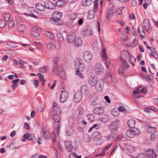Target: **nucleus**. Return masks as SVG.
Returning a JSON list of instances; mask_svg holds the SVG:
<instances>
[{
	"label": "nucleus",
	"mask_w": 158,
	"mask_h": 158,
	"mask_svg": "<svg viewBox=\"0 0 158 158\" xmlns=\"http://www.w3.org/2000/svg\"><path fill=\"white\" fill-rule=\"evenodd\" d=\"M62 17V13L59 11H56L52 15V17L50 19V21L53 23L58 25L57 22Z\"/></svg>",
	"instance_id": "1"
},
{
	"label": "nucleus",
	"mask_w": 158,
	"mask_h": 158,
	"mask_svg": "<svg viewBox=\"0 0 158 158\" xmlns=\"http://www.w3.org/2000/svg\"><path fill=\"white\" fill-rule=\"evenodd\" d=\"M140 133L139 129L136 128H133L131 129H129L126 132L127 136L129 138H133L135 135H138Z\"/></svg>",
	"instance_id": "2"
},
{
	"label": "nucleus",
	"mask_w": 158,
	"mask_h": 158,
	"mask_svg": "<svg viewBox=\"0 0 158 158\" xmlns=\"http://www.w3.org/2000/svg\"><path fill=\"white\" fill-rule=\"evenodd\" d=\"M74 65L77 69H80L81 71H83L85 69V65L81 59L76 58L74 61Z\"/></svg>",
	"instance_id": "3"
},
{
	"label": "nucleus",
	"mask_w": 158,
	"mask_h": 158,
	"mask_svg": "<svg viewBox=\"0 0 158 158\" xmlns=\"http://www.w3.org/2000/svg\"><path fill=\"white\" fill-rule=\"evenodd\" d=\"M83 58L86 62L90 63L92 59V56L90 52L88 50L84 51L83 52Z\"/></svg>",
	"instance_id": "4"
},
{
	"label": "nucleus",
	"mask_w": 158,
	"mask_h": 158,
	"mask_svg": "<svg viewBox=\"0 0 158 158\" xmlns=\"http://www.w3.org/2000/svg\"><path fill=\"white\" fill-rule=\"evenodd\" d=\"M59 115L54 114L53 116V120L54 121V123H57L56 125V133L58 135L59 133L60 130V118L58 115Z\"/></svg>",
	"instance_id": "5"
},
{
	"label": "nucleus",
	"mask_w": 158,
	"mask_h": 158,
	"mask_svg": "<svg viewBox=\"0 0 158 158\" xmlns=\"http://www.w3.org/2000/svg\"><path fill=\"white\" fill-rule=\"evenodd\" d=\"M94 70L97 74L102 75L103 73L104 69L101 64L97 63L96 64L95 66Z\"/></svg>",
	"instance_id": "6"
},
{
	"label": "nucleus",
	"mask_w": 158,
	"mask_h": 158,
	"mask_svg": "<svg viewBox=\"0 0 158 158\" xmlns=\"http://www.w3.org/2000/svg\"><path fill=\"white\" fill-rule=\"evenodd\" d=\"M68 93L65 91H63L61 92L60 94V101L61 103L65 102L68 98Z\"/></svg>",
	"instance_id": "7"
},
{
	"label": "nucleus",
	"mask_w": 158,
	"mask_h": 158,
	"mask_svg": "<svg viewBox=\"0 0 158 158\" xmlns=\"http://www.w3.org/2000/svg\"><path fill=\"white\" fill-rule=\"evenodd\" d=\"M104 81L102 80L101 79L98 80L95 85L96 90L98 91H101L104 86Z\"/></svg>",
	"instance_id": "8"
},
{
	"label": "nucleus",
	"mask_w": 158,
	"mask_h": 158,
	"mask_svg": "<svg viewBox=\"0 0 158 158\" xmlns=\"http://www.w3.org/2000/svg\"><path fill=\"white\" fill-rule=\"evenodd\" d=\"M41 31V28L39 27H35L32 28L31 35L35 37L39 36V32Z\"/></svg>",
	"instance_id": "9"
},
{
	"label": "nucleus",
	"mask_w": 158,
	"mask_h": 158,
	"mask_svg": "<svg viewBox=\"0 0 158 158\" xmlns=\"http://www.w3.org/2000/svg\"><path fill=\"white\" fill-rule=\"evenodd\" d=\"M42 135L46 140H48L51 138V137L49 132L47 131L46 127L44 126L42 128Z\"/></svg>",
	"instance_id": "10"
},
{
	"label": "nucleus",
	"mask_w": 158,
	"mask_h": 158,
	"mask_svg": "<svg viewBox=\"0 0 158 158\" xmlns=\"http://www.w3.org/2000/svg\"><path fill=\"white\" fill-rule=\"evenodd\" d=\"M119 121L118 120L116 119L110 126V129L112 131H116L117 127L119 124Z\"/></svg>",
	"instance_id": "11"
},
{
	"label": "nucleus",
	"mask_w": 158,
	"mask_h": 158,
	"mask_svg": "<svg viewBox=\"0 0 158 158\" xmlns=\"http://www.w3.org/2000/svg\"><path fill=\"white\" fill-rule=\"evenodd\" d=\"M97 78L95 75H91L90 76L89 79V85L92 86H94L97 82Z\"/></svg>",
	"instance_id": "12"
},
{
	"label": "nucleus",
	"mask_w": 158,
	"mask_h": 158,
	"mask_svg": "<svg viewBox=\"0 0 158 158\" xmlns=\"http://www.w3.org/2000/svg\"><path fill=\"white\" fill-rule=\"evenodd\" d=\"M156 153L153 149H149L146 152V155L149 158H155Z\"/></svg>",
	"instance_id": "13"
},
{
	"label": "nucleus",
	"mask_w": 158,
	"mask_h": 158,
	"mask_svg": "<svg viewBox=\"0 0 158 158\" xmlns=\"http://www.w3.org/2000/svg\"><path fill=\"white\" fill-rule=\"evenodd\" d=\"M45 8L49 9H53L55 8L54 4L49 0H46L44 2Z\"/></svg>",
	"instance_id": "14"
},
{
	"label": "nucleus",
	"mask_w": 158,
	"mask_h": 158,
	"mask_svg": "<svg viewBox=\"0 0 158 158\" xmlns=\"http://www.w3.org/2000/svg\"><path fill=\"white\" fill-rule=\"evenodd\" d=\"M102 137L101 134L98 132H93L91 135V138L94 140L96 141Z\"/></svg>",
	"instance_id": "15"
},
{
	"label": "nucleus",
	"mask_w": 158,
	"mask_h": 158,
	"mask_svg": "<svg viewBox=\"0 0 158 158\" xmlns=\"http://www.w3.org/2000/svg\"><path fill=\"white\" fill-rule=\"evenodd\" d=\"M82 96L81 93L79 92H77L75 94L74 97V100L76 102H80L82 99Z\"/></svg>",
	"instance_id": "16"
},
{
	"label": "nucleus",
	"mask_w": 158,
	"mask_h": 158,
	"mask_svg": "<svg viewBox=\"0 0 158 158\" xmlns=\"http://www.w3.org/2000/svg\"><path fill=\"white\" fill-rule=\"evenodd\" d=\"M53 110L54 114L56 115H59L60 114L61 111L60 110V107L57 106L56 103H54Z\"/></svg>",
	"instance_id": "17"
},
{
	"label": "nucleus",
	"mask_w": 158,
	"mask_h": 158,
	"mask_svg": "<svg viewBox=\"0 0 158 158\" xmlns=\"http://www.w3.org/2000/svg\"><path fill=\"white\" fill-rule=\"evenodd\" d=\"M143 25L144 27L148 31L150 32L151 31V29L149 20L147 19H145L143 21Z\"/></svg>",
	"instance_id": "18"
},
{
	"label": "nucleus",
	"mask_w": 158,
	"mask_h": 158,
	"mask_svg": "<svg viewBox=\"0 0 158 158\" xmlns=\"http://www.w3.org/2000/svg\"><path fill=\"white\" fill-rule=\"evenodd\" d=\"M74 43L75 46L78 47L81 45L82 41L80 38L77 37L75 38Z\"/></svg>",
	"instance_id": "19"
},
{
	"label": "nucleus",
	"mask_w": 158,
	"mask_h": 158,
	"mask_svg": "<svg viewBox=\"0 0 158 158\" xmlns=\"http://www.w3.org/2000/svg\"><path fill=\"white\" fill-rule=\"evenodd\" d=\"M104 109L103 107H97L94 110L93 112L96 114H99L103 113Z\"/></svg>",
	"instance_id": "20"
},
{
	"label": "nucleus",
	"mask_w": 158,
	"mask_h": 158,
	"mask_svg": "<svg viewBox=\"0 0 158 158\" xmlns=\"http://www.w3.org/2000/svg\"><path fill=\"white\" fill-rule=\"evenodd\" d=\"M82 32L84 34V36L85 35L91 36L93 35L92 31L90 29H86L82 31Z\"/></svg>",
	"instance_id": "21"
},
{
	"label": "nucleus",
	"mask_w": 158,
	"mask_h": 158,
	"mask_svg": "<svg viewBox=\"0 0 158 158\" xmlns=\"http://www.w3.org/2000/svg\"><path fill=\"white\" fill-rule=\"evenodd\" d=\"M114 10V8L113 7H112L109 9L106 15V17L108 19H110L112 17Z\"/></svg>",
	"instance_id": "22"
},
{
	"label": "nucleus",
	"mask_w": 158,
	"mask_h": 158,
	"mask_svg": "<svg viewBox=\"0 0 158 158\" xmlns=\"http://www.w3.org/2000/svg\"><path fill=\"white\" fill-rule=\"evenodd\" d=\"M107 139L108 141H115L117 139V136L116 135L111 134L107 136Z\"/></svg>",
	"instance_id": "23"
},
{
	"label": "nucleus",
	"mask_w": 158,
	"mask_h": 158,
	"mask_svg": "<svg viewBox=\"0 0 158 158\" xmlns=\"http://www.w3.org/2000/svg\"><path fill=\"white\" fill-rule=\"evenodd\" d=\"M83 139L85 142L89 143L91 141V138L87 134H84L83 135Z\"/></svg>",
	"instance_id": "24"
},
{
	"label": "nucleus",
	"mask_w": 158,
	"mask_h": 158,
	"mask_svg": "<svg viewBox=\"0 0 158 158\" xmlns=\"http://www.w3.org/2000/svg\"><path fill=\"white\" fill-rule=\"evenodd\" d=\"M135 123V121L132 119L128 120L127 123L128 126L131 128H134Z\"/></svg>",
	"instance_id": "25"
},
{
	"label": "nucleus",
	"mask_w": 158,
	"mask_h": 158,
	"mask_svg": "<svg viewBox=\"0 0 158 158\" xmlns=\"http://www.w3.org/2000/svg\"><path fill=\"white\" fill-rule=\"evenodd\" d=\"M36 8L40 10L44 11L45 9V6L40 3H38L35 5Z\"/></svg>",
	"instance_id": "26"
},
{
	"label": "nucleus",
	"mask_w": 158,
	"mask_h": 158,
	"mask_svg": "<svg viewBox=\"0 0 158 158\" xmlns=\"http://www.w3.org/2000/svg\"><path fill=\"white\" fill-rule=\"evenodd\" d=\"M95 12L92 10H90L89 11L87 18L90 19L94 18L95 16Z\"/></svg>",
	"instance_id": "27"
},
{
	"label": "nucleus",
	"mask_w": 158,
	"mask_h": 158,
	"mask_svg": "<svg viewBox=\"0 0 158 158\" xmlns=\"http://www.w3.org/2000/svg\"><path fill=\"white\" fill-rule=\"evenodd\" d=\"M56 36L59 41L61 42H64V39L63 35L60 32L57 33L56 34Z\"/></svg>",
	"instance_id": "28"
},
{
	"label": "nucleus",
	"mask_w": 158,
	"mask_h": 158,
	"mask_svg": "<svg viewBox=\"0 0 158 158\" xmlns=\"http://www.w3.org/2000/svg\"><path fill=\"white\" fill-rule=\"evenodd\" d=\"M92 2V0H83L82 4L84 6H88L91 4Z\"/></svg>",
	"instance_id": "29"
},
{
	"label": "nucleus",
	"mask_w": 158,
	"mask_h": 158,
	"mask_svg": "<svg viewBox=\"0 0 158 158\" xmlns=\"http://www.w3.org/2000/svg\"><path fill=\"white\" fill-rule=\"evenodd\" d=\"M75 38L73 35H69L67 38V41L70 43H72L74 40Z\"/></svg>",
	"instance_id": "30"
},
{
	"label": "nucleus",
	"mask_w": 158,
	"mask_h": 158,
	"mask_svg": "<svg viewBox=\"0 0 158 158\" xmlns=\"http://www.w3.org/2000/svg\"><path fill=\"white\" fill-rule=\"evenodd\" d=\"M23 138H25L28 140H33V139L31 135L28 133H26L23 135Z\"/></svg>",
	"instance_id": "31"
},
{
	"label": "nucleus",
	"mask_w": 158,
	"mask_h": 158,
	"mask_svg": "<svg viewBox=\"0 0 158 158\" xmlns=\"http://www.w3.org/2000/svg\"><path fill=\"white\" fill-rule=\"evenodd\" d=\"M111 113L114 116H117L119 115V111L117 109L114 108L111 110Z\"/></svg>",
	"instance_id": "32"
},
{
	"label": "nucleus",
	"mask_w": 158,
	"mask_h": 158,
	"mask_svg": "<svg viewBox=\"0 0 158 158\" xmlns=\"http://www.w3.org/2000/svg\"><path fill=\"white\" fill-rule=\"evenodd\" d=\"M150 50L151 51L152 54L155 58H157L158 57V56L155 49L152 47H150Z\"/></svg>",
	"instance_id": "33"
},
{
	"label": "nucleus",
	"mask_w": 158,
	"mask_h": 158,
	"mask_svg": "<svg viewBox=\"0 0 158 158\" xmlns=\"http://www.w3.org/2000/svg\"><path fill=\"white\" fill-rule=\"evenodd\" d=\"M20 145L18 146L17 143H14L11 144L9 146V147L12 149H17L20 148Z\"/></svg>",
	"instance_id": "34"
},
{
	"label": "nucleus",
	"mask_w": 158,
	"mask_h": 158,
	"mask_svg": "<svg viewBox=\"0 0 158 158\" xmlns=\"http://www.w3.org/2000/svg\"><path fill=\"white\" fill-rule=\"evenodd\" d=\"M80 69H77L76 71V75L80 78L82 79L84 78V76L82 73L80 72Z\"/></svg>",
	"instance_id": "35"
},
{
	"label": "nucleus",
	"mask_w": 158,
	"mask_h": 158,
	"mask_svg": "<svg viewBox=\"0 0 158 158\" xmlns=\"http://www.w3.org/2000/svg\"><path fill=\"white\" fill-rule=\"evenodd\" d=\"M45 35L51 39H53L54 36L52 33L49 31H46L45 32Z\"/></svg>",
	"instance_id": "36"
},
{
	"label": "nucleus",
	"mask_w": 158,
	"mask_h": 158,
	"mask_svg": "<svg viewBox=\"0 0 158 158\" xmlns=\"http://www.w3.org/2000/svg\"><path fill=\"white\" fill-rule=\"evenodd\" d=\"M147 131L150 133H154L156 132V128L153 127L148 126L147 128Z\"/></svg>",
	"instance_id": "37"
},
{
	"label": "nucleus",
	"mask_w": 158,
	"mask_h": 158,
	"mask_svg": "<svg viewBox=\"0 0 158 158\" xmlns=\"http://www.w3.org/2000/svg\"><path fill=\"white\" fill-rule=\"evenodd\" d=\"M92 46L95 50H97L98 49V43L97 41L93 42L92 44Z\"/></svg>",
	"instance_id": "38"
},
{
	"label": "nucleus",
	"mask_w": 158,
	"mask_h": 158,
	"mask_svg": "<svg viewBox=\"0 0 158 158\" xmlns=\"http://www.w3.org/2000/svg\"><path fill=\"white\" fill-rule=\"evenodd\" d=\"M49 68L47 66H44L39 68V71L40 72L44 73L48 71Z\"/></svg>",
	"instance_id": "39"
},
{
	"label": "nucleus",
	"mask_w": 158,
	"mask_h": 158,
	"mask_svg": "<svg viewBox=\"0 0 158 158\" xmlns=\"http://www.w3.org/2000/svg\"><path fill=\"white\" fill-rule=\"evenodd\" d=\"M26 27L23 24L20 25L18 26V29L20 32H23L25 30Z\"/></svg>",
	"instance_id": "40"
},
{
	"label": "nucleus",
	"mask_w": 158,
	"mask_h": 158,
	"mask_svg": "<svg viewBox=\"0 0 158 158\" xmlns=\"http://www.w3.org/2000/svg\"><path fill=\"white\" fill-rule=\"evenodd\" d=\"M87 89V87L86 86L84 85H82L81 88L80 92L81 94H85L86 93Z\"/></svg>",
	"instance_id": "41"
},
{
	"label": "nucleus",
	"mask_w": 158,
	"mask_h": 158,
	"mask_svg": "<svg viewBox=\"0 0 158 158\" xmlns=\"http://www.w3.org/2000/svg\"><path fill=\"white\" fill-rule=\"evenodd\" d=\"M4 19L6 21L10 20L11 16L9 13H6L3 16Z\"/></svg>",
	"instance_id": "42"
},
{
	"label": "nucleus",
	"mask_w": 158,
	"mask_h": 158,
	"mask_svg": "<svg viewBox=\"0 0 158 158\" xmlns=\"http://www.w3.org/2000/svg\"><path fill=\"white\" fill-rule=\"evenodd\" d=\"M121 62L123 66L125 67L126 68H128L129 67V65L127 63L126 60H125L122 59V58H121Z\"/></svg>",
	"instance_id": "43"
},
{
	"label": "nucleus",
	"mask_w": 158,
	"mask_h": 158,
	"mask_svg": "<svg viewBox=\"0 0 158 158\" xmlns=\"http://www.w3.org/2000/svg\"><path fill=\"white\" fill-rule=\"evenodd\" d=\"M56 5L59 7H63L65 4L62 0H59L56 2Z\"/></svg>",
	"instance_id": "44"
},
{
	"label": "nucleus",
	"mask_w": 158,
	"mask_h": 158,
	"mask_svg": "<svg viewBox=\"0 0 158 158\" xmlns=\"http://www.w3.org/2000/svg\"><path fill=\"white\" fill-rule=\"evenodd\" d=\"M124 8V7H121L118 8L116 10V12L117 14L121 15L122 13V10Z\"/></svg>",
	"instance_id": "45"
},
{
	"label": "nucleus",
	"mask_w": 158,
	"mask_h": 158,
	"mask_svg": "<svg viewBox=\"0 0 158 158\" xmlns=\"http://www.w3.org/2000/svg\"><path fill=\"white\" fill-rule=\"evenodd\" d=\"M138 44V42L136 39H134L132 42L131 43V45L132 47H135L137 46Z\"/></svg>",
	"instance_id": "46"
},
{
	"label": "nucleus",
	"mask_w": 158,
	"mask_h": 158,
	"mask_svg": "<svg viewBox=\"0 0 158 158\" xmlns=\"http://www.w3.org/2000/svg\"><path fill=\"white\" fill-rule=\"evenodd\" d=\"M54 46L53 43L51 42H49L47 45V48L49 50H51L54 47Z\"/></svg>",
	"instance_id": "47"
},
{
	"label": "nucleus",
	"mask_w": 158,
	"mask_h": 158,
	"mask_svg": "<svg viewBox=\"0 0 158 158\" xmlns=\"http://www.w3.org/2000/svg\"><path fill=\"white\" fill-rule=\"evenodd\" d=\"M58 74L63 78H65V73L63 70L62 69L61 70H59Z\"/></svg>",
	"instance_id": "48"
},
{
	"label": "nucleus",
	"mask_w": 158,
	"mask_h": 158,
	"mask_svg": "<svg viewBox=\"0 0 158 158\" xmlns=\"http://www.w3.org/2000/svg\"><path fill=\"white\" fill-rule=\"evenodd\" d=\"M127 149L130 152H133L135 150L134 147L132 145L128 146L127 148Z\"/></svg>",
	"instance_id": "49"
},
{
	"label": "nucleus",
	"mask_w": 158,
	"mask_h": 158,
	"mask_svg": "<svg viewBox=\"0 0 158 158\" xmlns=\"http://www.w3.org/2000/svg\"><path fill=\"white\" fill-rule=\"evenodd\" d=\"M77 14L76 13L71 14L70 16V18L71 20H74L76 18Z\"/></svg>",
	"instance_id": "50"
},
{
	"label": "nucleus",
	"mask_w": 158,
	"mask_h": 158,
	"mask_svg": "<svg viewBox=\"0 0 158 158\" xmlns=\"http://www.w3.org/2000/svg\"><path fill=\"white\" fill-rule=\"evenodd\" d=\"M6 23L5 21L3 20H0V28H3L6 26Z\"/></svg>",
	"instance_id": "51"
},
{
	"label": "nucleus",
	"mask_w": 158,
	"mask_h": 158,
	"mask_svg": "<svg viewBox=\"0 0 158 158\" xmlns=\"http://www.w3.org/2000/svg\"><path fill=\"white\" fill-rule=\"evenodd\" d=\"M136 158H146L145 155L144 153H139L137 155Z\"/></svg>",
	"instance_id": "52"
},
{
	"label": "nucleus",
	"mask_w": 158,
	"mask_h": 158,
	"mask_svg": "<svg viewBox=\"0 0 158 158\" xmlns=\"http://www.w3.org/2000/svg\"><path fill=\"white\" fill-rule=\"evenodd\" d=\"M112 144V143L106 146L103 149L102 151V152H103V153L105 152L106 150H108L110 147V146Z\"/></svg>",
	"instance_id": "53"
},
{
	"label": "nucleus",
	"mask_w": 158,
	"mask_h": 158,
	"mask_svg": "<svg viewBox=\"0 0 158 158\" xmlns=\"http://www.w3.org/2000/svg\"><path fill=\"white\" fill-rule=\"evenodd\" d=\"M78 110L80 114H83L84 113V110L81 106L78 107Z\"/></svg>",
	"instance_id": "54"
},
{
	"label": "nucleus",
	"mask_w": 158,
	"mask_h": 158,
	"mask_svg": "<svg viewBox=\"0 0 158 158\" xmlns=\"http://www.w3.org/2000/svg\"><path fill=\"white\" fill-rule=\"evenodd\" d=\"M57 64H54L53 67L52 69V71L54 72H57Z\"/></svg>",
	"instance_id": "55"
},
{
	"label": "nucleus",
	"mask_w": 158,
	"mask_h": 158,
	"mask_svg": "<svg viewBox=\"0 0 158 158\" xmlns=\"http://www.w3.org/2000/svg\"><path fill=\"white\" fill-rule=\"evenodd\" d=\"M15 23L12 20H11L9 23L8 26L9 27L11 28H13L14 26Z\"/></svg>",
	"instance_id": "56"
},
{
	"label": "nucleus",
	"mask_w": 158,
	"mask_h": 158,
	"mask_svg": "<svg viewBox=\"0 0 158 158\" xmlns=\"http://www.w3.org/2000/svg\"><path fill=\"white\" fill-rule=\"evenodd\" d=\"M97 142L96 143V145L98 146H99L101 145L102 143L103 142V140L100 138V139H98V140H97Z\"/></svg>",
	"instance_id": "57"
},
{
	"label": "nucleus",
	"mask_w": 158,
	"mask_h": 158,
	"mask_svg": "<svg viewBox=\"0 0 158 158\" xmlns=\"http://www.w3.org/2000/svg\"><path fill=\"white\" fill-rule=\"evenodd\" d=\"M37 76L39 77L40 80L41 81H44V76L40 73H38L37 74Z\"/></svg>",
	"instance_id": "58"
},
{
	"label": "nucleus",
	"mask_w": 158,
	"mask_h": 158,
	"mask_svg": "<svg viewBox=\"0 0 158 158\" xmlns=\"http://www.w3.org/2000/svg\"><path fill=\"white\" fill-rule=\"evenodd\" d=\"M65 148H67L68 147L70 146V145H72L71 143L69 141H66L64 143Z\"/></svg>",
	"instance_id": "59"
},
{
	"label": "nucleus",
	"mask_w": 158,
	"mask_h": 158,
	"mask_svg": "<svg viewBox=\"0 0 158 158\" xmlns=\"http://www.w3.org/2000/svg\"><path fill=\"white\" fill-rule=\"evenodd\" d=\"M119 111H122L124 112L126 111V109L123 106H119L118 109Z\"/></svg>",
	"instance_id": "60"
},
{
	"label": "nucleus",
	"mask_w": 158,
	"mask_h": 158,
	"mask_svg": "<svg viewBox=\"0 0 158 158\" xmlns=\"http://www.w3.org/2000/svg\"><path fill=\"white\" fill-rule=\"evenodd\" d=\"M94 7L93 8V10L94 11L95 13L96 11L97 8V4L96 2H94Z\"/></svg>",
	"instance_id": "61"
},
{
	"label": "nucleus",
	"mask_w": 158,
	"mask_h": 158,
	"mask_svg": "<svg viewBox=\"0 0 158 158\" xmlns=\"http://www.w3.org/2000/svg\"><path fill=\"white\" fill-rule=\"evenodd\" d=\"M39 81L36 80H34L33 82V85H35V87L37 88L39 86Z\"/></svg>",
	"instance_id": "62"
},
{
	"label": "nucleus",
	"mask_w": 158,
	"mask_h": 158,
	"mask_svg": "<svg viewBox=\"0 0 158 158\" xmlns=\"http://www.w3.org/2000/svg\"><path fill=\"white\" fill-rule=\"evenodd\" d=\"M24 63L25 62L22 60H19V64L20 66V68L23 67Z\"/></svg>",
	"instance_id": "63"
},
{
	"label": "nucleus",
	"mask_w": 158,
	"mask_h": 158,
	"mask_svg": "<svg viewBox=\"0 0 158 158\" xmlns=\"http://www.w3.org/2000/svg\"><path fill=\"white\" fill-rule=\"evenodd\" d=\"M106 50L105 49H103V51L102 52V57L104 58H105L106 57H107V56L106 54Z\"/></svg>",
	"instance_id": "64"
}]
</instances>
